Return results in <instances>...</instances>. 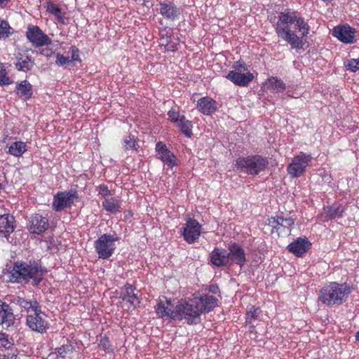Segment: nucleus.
Segmentation results:
<instances>
[{"instance_id":"f257e3e1","label":"nucleus","mask_w":359,"mask_h":359,"mask_svg":"<svg viewBox=\"0 0 359 359\" xmlns=\"http://www.w3.org/2000/svg\"><path fill=\"white\" fill-rule=\"evenodd\" d=\"M273 27L278 36L289 43L292 48H304L306 43L304 37L309 34L310 26L299 12L290 8L284 9L278 13Z\"/></svg>"},{"instance_id":"f03ea898","label":"nucleus","mask_w":359,"mask_h":359,"mask_svg":"<svg viewBox=\"0 0 359 359\" xmlns=\"http://www.w3.org/2000/svg\"><path fill=\"white\" fill-rule=\"evenodd\" d=\"M218 299L208 294H202L189 299L181 300L177 304V320H184L189 325H196L203 313L212 311Z\"/></svg>"},{"instance_id":"7ed1b4c3","label":"nucleus","mask_w":359,"mask_h":359,"mask_svg":"<svg viewBox=\"0 0 359 359\" xmlns=\"http://www.w3.org/2000/svg\"><path fill=\"white\" fill-rule=\"evenodd\" d=\"M45 272L39 260H18L8 269L5 276L7 281L12 283L25 285L32 280V285L37 286Z\"/></svg>"},{"instance_id":"20e7f679","label":"nucleus","mask_w":359,"mask_h":359,"mask_svg":"<svg viewBox=\"0 0 359 359\" xmlns=\"http://www.w3.org/2000/svg\"><path fill=\"white\" fill-rule=\"evenodd\" d=\"M351 292V287L347 283L330 282L320 288L318 299L323 305L333 308L346 302Z\"/></svg>"},{"instance_id":"39448f33","label":"nucleus","mask_w":359,"mask_h":359,"mask_svg":"<svg viewBox=\"0 0 359 359\" xmlns=\"http://www.w3.org/2000/svg\"><path fill=\"white\" fill-rule=\"evenodd\" d=\"M269 165L268 158L259 154L240 156L236 160L235 167L238 171L249 175H257Z\"/></svg>"},{"instance_id":"423d86ee","label":"nucleus","mask_w":359,"mask_h":359,"mask_svg":"<svg viewBox=\"0 0 359 359\" xmlns=\"http://www.w3.org/2000/svg\"><path fill=\"white\" fill-rule=\"evenodd\" d=\"M295 220L290 213L280 212L269 218L268 224L271 226L272 233H277L279 236H287L294 228Z\"/></svg>"},{"instance_id":"0eeeda50","label":"nucleus","mask_w":359,"mask_h":359,"mask_svg":"<svg viewBox=\"0 0 359 359\" xmlns=\"http://www.w3.org/2000/svg\"><path fill=\"white\" fill-rule=\"evenodd\" d=\"M119 240V237L114 235L104 233L94 241V248L100 259H107L111 257L116 250L115 242Z\"/></svg>"},{"instance_id":"6e6552de","label":"nucleus","mask_w":359,"mask_h":359,"mask_svg":"<svg viewBox=\"0 0 359 359\" xmlns=\"http://www.w3.org/2000/svg\"><path fill=\"white\" fill-rule=\"evenodd\" d=\"M312 158L311 154L300 151L292 158L291 163L287 165L288 175L293 178L303 175L306 168L311 165Z\"/></svg>"},{"instance_id":"1a4fd4ad","label":"nucleus","mask_w":359,"mask_h":359,"mask_svg":"<svg viewBox=\"0 0 359 359\" xmlns=\"http://www.w3.org/2000/svg\"><path fill=\"white\" fill-rule=\"evenodd\" d=\"M78 198V192L74 189L58 191L53 196L52 209L55 212H62L65 209L71 208Z\"/></svg>"},{"instance_id":"9d476101","label":"nucleus","mask_w":359,"mask_h":359,"mask_svg":"<svg viewBox=\"0 0 359 359\" xmlns=\"http://www.w3.org/2000/svg\"><path fill=\"white\" fill-rule=\"evenodd\" d=\"M32 314L26 316V325L33 332L44 334L50 327L48 316L41 307Z\"/></svg>"},{"instance_id":"9b49d317","label":"nucleus","mask_w":359,"mask_h":359,"mask_svg":"<svg viewBox=\"0 0 359 359\" xmlns=\"http://www.w3.org/2000/svg\"><path fill=\"white\" fill-rule=\"evenodd\" d=\"M167 114L170 122L174 123L185 137L188 138L192 137L193 123L191 121L187 119L184 115L181 114L174 108H171Z\"/></svg>"},{"instance_id":"f8f14e48","label":"nucleus","mask_w":359,"mask_h":359,"mask_svg":"<svg viewBox=\"0 0 359 359\" xmlns=\"http://www.w3.org/2000/svg\"><path fill=\"white\" fill-rule=\"evenodd\" d=\"M202 225L195 219L186 218V224L181 229V235L189 244L196 242L201 235Z\"/></svg>"},{"instance_id":"ddd939ff","label":"nucleus","mask_w":359,"mask_h":359,"mask_svg":"<svg viewBox=\"0 0 359 359\" xmlns=\"http://www.w3.org/2000/svg\"><path fill=\"white\" fill-rule=\"evenodd\" d=\"M26 37L33 45L43 46L50 44L52 41L43 31L36 25H29L26 32Z\"/></svg>"},{"instance_id":"4468645a","label":"nucleus","mask_w":359,"mask_h":359,"mask_svg":"<svg viewBox=\"0 0 359 359\" xmlns=\"http://www.w3.org/2000/svg\"><path fill=\"white\" fill-rule=\"evenodd\" d=\"M159 8L157 9L164 19L175 21L180 15V9L172 1L169 0H157Z\"/></svg>"},{"instance_id":"2eb2a0df","label":"nucleus","mask_w":359,"mask_h":359,"mask_svg":"<svg viewBox=\"0 0 359 359\" xmlns=\"http://www.w3.org/2000/svg\"><path fill=\"white\" fill-rule=\"evenodd\" d=\"M355 29L348 24L336 26L332 31V35L346 44H351L355 42Z\"/></svg>"},{"instance_id":"dca6fc26","label":"nucleus","mask_w":359,"mask_h":359,"mask_svg":"<svg viewBox=\"0 0 359 359\" xmlns=\"http://www.w3.org/2000/svg\"><path fill=\"white\" fill-rule=\"evenodd\" d=\"M49 227L48 219L41 214H34L29 219V231L35 234L43 233Z\"/></svg>"},{"instance_id":"f3484780","label":"nucleus","mask_w":359,"mask_h":359,"mask_svg":"<svg viewBox=\"0 0 359 359\" xmlns=\"http://www.w3.org/2000/svg\"><path fill=\"white\" fill-rule=\"evenodd\" d=\"M155 150L157 158L166 164L170 168L172 169L177 165L175 155L163 142L159 141L156 144Z\"/></svg>"},{"instance_id":"a211bd4d","label":"nucleus","mask_w":359,"mask_h":359,"mask_svg":"<svg viewBox=\"0 0 359 359\" xmlns=\"http://www.w3.org/2000/svg\"><path fill=\"white\" fill-rule=\"evenodd\" d=\"M155 310L156 314L161 318L169 320H177V306L172 309L170 300L158 301L155 306Z\"/></svg>"},{"instance_id":"6ab92c4d","label":"nucleus","mask_w":359,"mask_h":359,"mask_svg":"<svg viewBox=\"0 0 359 359\" xmlns=\"http://www.w3.org/2000/svg\"><path fill=\"white\" fill-rule=\"evenodd\" d=\"M15 218L8 213L0 212V236L4 237L6 241L11 243L13 240H10V235L15 229Z\"/></svg>"},{"instance_id":"aec40b11","label":"nucleus","mask_w":359,"mask_h":359,"mask_svg":"<svg viewBox=\"0 0 359 359\" xmlns=\"http://www.w3.org/2000/svg\"><path fill=\"white\" fill-rule=\"evenodd\" d=\"M229 262L228 250L222 248H215L209 255V263L219 268L226 266Z\"/></svg>"},{"instance_id":"412c9836","label":"nucleus","mask_w":359,"mask_h":359,"mask_svg":"<svg viewBox=\"0 0 359 359\" xmlns=\"http://www.w3.org/2000/svg\"><path fill=\"white\" fill-rule=\"evenodd\" d=\"M121 297L123 301L128 302L134 309L140 304L138 291L135 286L126 283L122 288Z\"/></svg>"},{"instance_id":"4be33fe9","label":"nucleus","mask_w":359,"mask_h":359,"mask_svg":"<svg viewBox=\"0 0 359 359\" xmlns=\"http://www.w3.org/2000/svg\"><path fill=\"white\" fill-rule=\"evenodd\" d=\"M228 250L229 259H231L241 268L243 267L247 261L243 248L236 243H231L229 245Z\"/></svg>"},{"instance_id":"5701e85b","label":"nucleus","mask_w":359,"mask_h":359,"mask_svg":"<svg viewBox=\"0 0 359 359\" xmlns=\"http://www.w3.org/2000/svg\"><path fill=\"white\" fill-rule=\"evenodd\" d=\"M15 316L9 304L0 299V325L9 327L13 325Z\"/></svg>"},{"instance_id":"b1692460","label":"nucleus","mask_w":359,"mask_h":359,"mask_svg":"<svg viewBox=\"0 0 359 359\" xmlns=\"http://www.w3.org/2000/svg\"><path fill=\"white\" fill-rule=\"evenodd\" d=\"M218 109L217 103L212 97L205 96L197 102V109L203 114L210 116Z\"/></svg>"},{"instance_id":"393cba45","label":"nucleus","mask_w":359,"mask_h":359,"mask_svg":"<svg viewBox=\"0 0 359 359\" xmlns=\"http://www.w3.org/2000/svg\"><path fill=\"white\" fill-rule=\"evenodd\" d=\"M22 310V312H26L27 315L32 314L41 307L39 302L36 299H26L17 297L14 301Z\"/></svg>"},{"instance_id":"a878e982","label":"nucleus","mask_w":359,"mask_h":359,"mask_svg":"<svg viewBox=\"0 0 359 359\" xmlns=\"http://www.w3.org/2000/svg\"><path fill=\"white\" fill-rule=\"evenodd\" d=\"M311 243L306 237H299L292 243L288 245L287 249L290 252L297 257H301L311 247Z\"/></svg>"},{"instance_id":"bb28decb","label":"nucleus","mask_w":359,"mask_h":359,"mask_svg":"<svg viewBox=\"0 0 359 359\" xmlns=\"http://www.w3.org/2000/svg\"><path fill=\"white\" fill-rule=\"evenodd\" d=\"M226 78L236 86L245 87L248 86L254 79V75L250 72H247L237 75L233 73H228Z\"/></svg>"},{"instance_id":"cd10ccee","label":"nucleus","mask_w":359,"mask_h":359,"mask_svg":"<svg viewBox=\"0 0 359 359\" xmlns=\"http://www.w3.org/2000/svg\"><path fill=\"white\" fill-rule=\"evenodd\" d=\"M14 64L17 70L27 72L33 67L34 62L31 55L19 54L16 56Z\"/></svg>"},{"instance_id":"c85d7f7f","label":"nucleus","mask_w":359,"mask_h":359,"mask_svg":"<svg viewBox=\"0 0 359 359\" xmlns=\"http://www.w3.org/2000/svg\"><path fill=\"white\" fill-rule=\"evenodd\" d=\"M15 93L20 98L29 100L33 94L32 85L27 80L21 81L16 84Z\"/></svg>"},{"instance_id":"c756f323","label":"nucleus","mask_w":359,"mask_h":359,"mask_svg":"<svg viewBox=\"0 0 359 359\" xmlns=\"http://www.w3.org/2000/svg\"><path fill=\"white\" fill-rule=\"evenodd\" d=\"M103 209L110 213L116 214L122 212L121 201L118 197L106 198L102 203Z\"/></svg>"},{"instance_id":"7c9ffc66","label":"nucleus","mask_w":359,"mask_h":359,"mask_svg":"<svg viewBox=\"0 0 359 359\" xmlns=\"http://www.w3.org/2000/svg\"><path fill=\"white\" fill-rule=\"evenodd\" d=\"M323 209L327 217L330 219L342 217L346 210L345 207L339 203H334L330 206L324 207Z\"/></svg>"},{"instance_id":"2f4dec72","label":"nucleus","mask_w":359,"mask_h":359,"mask_svg":"<svg viewBox=\"0 0 359 359\" xmlns=\"http://www.w3.org/2000/svg\"><path fill=\"white\" fill-rule=\"evenodd\" d=\"M27 144L22 141L13 142L8 147V153L15 157L22 156L27 151Z\"/></svg>"},{"instance_id":"473e14b6","label":"nucleus","mask_w":359,"mask_h":359,"mask_svg":"<svg viewBox=\"0 0 359 359\" xmlns=\"http://www.w3.org/2000/svg\"><path fill=\"white\" fill-rule=\"evenodd\" d=\"M269 89L273 93H282L286 88L285 83L277 76H271L267 79Z\"/></svg>"},{"instance_id":"72a5a7b5","label":"nucleus","mask_w":359,"mask_h":359,"mask_svg":"<svg viewBox=\"0 0 359 359\" xmlns=\"http://www.w3.org/2000/svg\"><path fill=\"white\" fill-rule=\"evenodd\" d=\"M262 311L259 307L250 306L248 307L245 314V323L250 325L257 320L261 313Z\"/></svg>"},{"instance_id":"f704fd0d","label":"nucleus","mask_w":359,"mask_h":359,"mask_svg":"<svg viewBox=\"0 0 359 359\" xmlns=\"http://www.w3.org/2000/svg\"><path fill=\"white\" fill-rule=\"evenodd\" d=\"M13 83V79L8 75L4 63L0 61V86H7Z\"/></svg>"},{"instance_id":"c9c22d12","label":"nucleus","mask_w":359,"mask_h":359,"mask_svg":"<svg viewBox=\"0 0 359 359\" xmlns=\"http://www.w3.org/2000/svg\"><path fill=\"white\" fill-rule=\"evenodd\" d=\"M13 34L12 28L8 22L0 18V39H5Z\"/></svg>"},{"instance_id":"e433bc0d","label":"nucleus","mask_w":359,"mask_h":359,"mask_svg":"<svg viewBox=\"0 0 359 359\" xmlns=\"http://www.w3.org/2000/svg\"><path fill=\"white\" fill-rule=\"evenodd\" d=\"M14 345L13 339L8 334L2 331H0V349L6 348L10 349Z\"/></svg>"},{"instance_id":"4c0bfd02","label":"nucleus","mask_w":359,"mask_h":359,"mask_svg":"<svg viewBox=\"0 0 359 359\" xmlns=\"http://www.w3.org/2000/svg\"><path fill=\"white\" fill-rule=\"evenodd\" d=\"M46 8H47V11L49 13L55 15L59 22H63V17L64 16L62 15L61 9L58 6H57L56 5H55L54 4H53L51 2H48Z\"/></svg>"},{"instance_id":"58836bf2","label":"nucleus","mask_w":359,"mask_h":359,"mask_svg":"<svg viewBox=\"0 0 359 359\" xmlns=\"http://www.w3.org/2000/svg\"><path fill=\"white\" fill-rule=\"evenodd\" d=\"M99 346L106 353H111L114 352V347L109 339L106 335L101 336Z\"/></svg>"},{"instance_id":"ea45409f","label":"nucleus","mask_w":359,"mask_h":359,"mask_svg":"<svg viewBox=\"0 0 359 359\" xmlns=\"http://www.w3.org/2000/svg\"><path fill=\"white\" fill-rule=\"evenodd\" d=\"M55 350L57 356H60L62 358H65L68 354L73 352L74 347L71 344L67 343L66 344H63L60 347L57 348Z\"/></svg>"},{"instance_id":"a19ab883","label":"nucleus","mask_w":359,"mask_h":359,"mask_svg":"<svg viewBox=\"0 0 359 359\" xmlns=\"http://www.w3.org/2000/svg\"><path fill=\"white\" fill-rule=\"evenodd\" d=\"M55 64L58 67L67 68V66L72 65L70 57L68 56H65L60 53H57L55 54Z\"/></svg>"},{"instance_id":"79ce46f5","label":"nucleus","mask_w":359,"mask_h":359,"mask_svg":"<svg viewBox=\"0 0 359 359\" xmlns=\"http://www.w3.org/2000/svg\"><path fill=\"white\" fill-rule=\"evenodd\" d=\"M232 68L233 69L230 71L229 73H233L236 75L249 72L247 65L243 61H237L234 62Z\"/></svg>"},{"instance_id":"37998d69","label":"nucleus","mask_w":359,"mask_h":359,"mask_svg":"<svg viewBox=\"0 0 359 359\" xmlns=\"http://www.w3.org/2000/svg\"><path fill=\"white\" fill-rule=\"evenodd\" d=\"M97 191L98 192V196L101 198L106 200V198H109V196L114 195V193L111 190H109L108 187L104 184H101L97 187Z\"/></svg>"},{"instance_id":"c03bdc74","label":"nucleus","mask_w":359,"mask_h":359,"mask_svg":"<svg viewBox=\"0 0 359 359\" xmlns=\"http://www.w3.org/2000/svg\"><path fill=\"white\" fill-rule=\"evenodd\" d=\"M136 139L134 135H128L123 138V147L126 150L135 149Z\"/></svg>"},{"instance_id":"a18cd8bd","label":"nucleus","mask_w":359,"mask_h":359,"mask_svg":"<svg viewBox=\"0 0 359 359\" xmlns=\"http://www.w3.org/2000/svg\"><path fill=\"white\" fill-rule=\"evenodd\" d=\"M344 66L347 70L355 72L359 70V59H351L344 62Z\"/></svg>"},{"instance_id":"49530a36","label":"nucleus","mask_w":359,"mask_h":359,"mask_svg":"<svg viewBox=\"0 0 359 359\" xmlns=\"http://www.w3.org/2000/svg\"><path fill=\"white\" fill-rule=\"evenodd\" d=\"M70 52H71V63L73 64L74 62H81V58L79 56V48L75 46H72L70 47Z\"/></svg>"},{"instance_id":"de8ad7c7","label":"nucleus","mask_w":359,"mask_h":359,"mask_svg":"<svg viewBox=\"0 0 359 359\" xmlns=\"http://www.w3.org/2000/svg\"><path fill=\"white\" fill-rule=\"evenodd\" d=\"M207 290H208L209 292L214 294L220 293V290H219L218 285H215V284L210 285L208 287Z\"/></svg>"},{"instance_id":"09e8293b","label":"nucleus","mask_w":359,"mask_h":359,"mask_svg":"<svg viewBox=\"0 0 359 359\" xmlns=\"http://www.w3.org/2000/svg\"><path fill=\"white\" fill-rule=\"evenodd\" d=\"M40 52L46 57H50L54 53L53 49L48 48H42Z\"/></svg>"},{"instance_id":"8fccbe9b","label":"nucleus","mask_w":359,"mask_h":359,"mask_svg":"<svg viewBox=\"0 0 359 359\" xmlns=\"http://www.w3.org/2000/svg\"><path fill=\"white\" fill-rule=\"evenodd\" d=\"M0 359H17V355L15 354H8V355H0Z\"/></svg>"},{"instance_id":"3c124183","label":"nucleus","mask_w":359,"mask_h":359,"mask_svg":"<svg viewBox=\"0 0 359 359\" xmlns=\"http://www.w3.org/2000/svg\"><path fill=\"white\" fill-rule=\"evenodd\" d=\"M9 1H10V0H0V7H1V8L6 7L8 5Z\"/></svg>"},{"instance_id":"603ef678","label":"nucleus","mask_w":359,"mask_h":359,"mask_svg":"<svg viewBox=\"0 0 359 359\" xmlns=\"http://www.w3.org/2000/svg\"><path fill=\"white\" fill-rule=\"evenodd\" d=\"M56 356H57V354H56V352L55 353H51L49 354L48 358L49 359H55L56 358Z\"/></svg>"},{"instance_id":"864d4df0","label":"nucleus","mask_w":359,"mask_h":359,"mask_svg":"<svg viewBox=\"0 0 359 359\" xmlns=\"http://www.w3.org/2000/svg\"><path fill=\"white\" fill-rule=\"evenodd\" d=\"M355 340L359 342V330L355 333Z\"/></svg>"}]
</instances>
